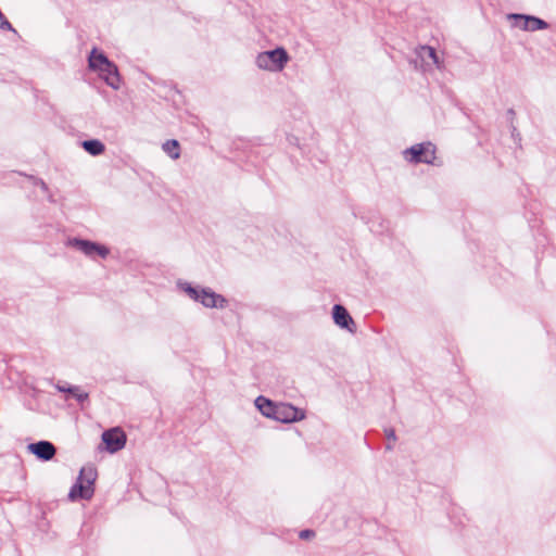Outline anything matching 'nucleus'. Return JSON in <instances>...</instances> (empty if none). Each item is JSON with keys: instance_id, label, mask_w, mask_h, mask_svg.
<instances>
[{"instance_id": "obj_11", "label": "nucleus", "mask_w": 556, "mask_h": 556, "mask_svg": "<svg viewBox=\"0 0 556 556\" xmlns=\"http://www.w3.org/2000/svg\"><path fill=\"white\" fill-rule=\"evenodd\" d=\"M416 55L425 68L435 66L441 67V63L435 50L430 46H420L416 49Z\"/></svg>"}, {"instance_id": "obj_7", "label": "nucleus", "mask_w": 556, "mask_h": 556, "mask_svg": "<svg viewBox=\"0 0 556 556\" xmlns=\"http://www.w3.org/2000/svg\"><path fill=\"white\" fill-rule=\"evenodd\" d=\"M72 247H75L78 251L91 258L96 255L105 258L110 253L106 247L88 240L72 239Z\"/></svg>"}, {"instance_id": "obj_14", "label": "nucleus", "mask_w": 556, "mask_h": 556, "mask_svg": "<svg viewBox=\"0 0 556 556\" xmlns=\"http://www.w3.org/2000/svg\"><path fill=\"white\" fill-rule=\"evenodd\" d=\"M81 147L93 156L102 154L105 150L104 144L98 139L85 140L81 142Z\"/></svg>"}, {"instance_id": "obj_12", "label": "nucleus", "mask_w": 556, "mask_h": 556, "mask_svg": "<svg viewBox=\"0 0 556 556\" xmlns=\"http://www.w3.org/2000/svg\"><path fill=\"white\" fill-rule=\"evenodd\" d=\"M332 317L338 326L353 331L351 326L355 325L354 320L344 306L336 304L332 308Z\"/></svg>"}, {"instance_id": "obj_4", "label": "nucleus", "mask_w": 556, "mask_h": 556, "mask_svg": "<svg viewBox=\"0 0 556 556\" xmlns=\"http://www.w3.org/2000/svg\"><path fill=\"white\" fill-rule=\"evenodd\" d=\"M185 292L194 301L200 302L205 307H218L223 308L227 305V300L210 288H194L190 285H186L184 288Z\"/></svg>"}, {"instance_id": "obj_2", "label": "nucleus", "mask_w": 556, "mask_h": 556, "mask_svg": "<svg viewBox=\"0 0 556 556\" xmlns=\"http://www.w3.org/2000/svg\"><path fill=\"white\" fill-rule=\"evenodd\" d=\"M98 477L97 468L88 464L84 466L77 477L76 482L72 485V501L77 498L90 500L94 494V482Z\"/></svg>"}, {"instance_id": "obj_17", "label": "nucleus", "mask_w": 556, "mask_h": 556, "mask_svg": "<svg viewBox=\"0 0 556 556\" xmlns=\"http://www.w3.org/2000/svg\"><path fill=\"white\" fill-rule=\"evenodd\" d=\"M315 535V532L313 530H302L299 534V536L303 540H307V539H311Z\"/></svg>"}, {"instance_id": "obj_20", "label": "nucleus", "mask_w": 556, "mask_h": 556, "mask_svg": "<svg viewBox=\"0 0 556 556\" xmlns=\"http://www.w3.org/2000/svg\"><path fill=\"white\" fill-rule=\"evenodd\" d=\"M60 390L63 392H70V388H60Z\"/></svg>"}, {"instance_id": "obj_1", "label": "nucleus", "mask_w": 556, "mask_h": 556, "mask_svg": "<svg viewBox=\"0 0 556 556\" xmlns=\"http://www.w3.org/2000/svg\"><path fill=\"white\" fill-rule=\"evenodd\" d=\"M89 67L99 73V76L113 89L121 87V76L117 66L111 62L103 52L96 48L89 55Z\"/></svg>"}, {"instance_id": "obj_3", "label": "nucleus", "mask_w": 556, "mask_h": 556, "mask_svg": "<svg viewBox=\"0 0 556 556\" xmlns=\"http://www.w3.org/2000/svg\"><path fill=\"white\" fill-rule=\"evenodd\" d=\"M289 61V55L283 48H276L270 51L257 54L255 63L258 68L269 72H280Z\"/></svg>"}, {"instance_id": "obj_6", "label": "nucleus", "mask_w": 556, "mask_h": 556, "mask_svg": "<svg viewBox=\"0 0 556 556\" xmlns=\"http://www.w3.org/2000/svg\"><path fill=\"white\" fill-rule=\"evenodd\" d=\"M126 441V433L119 427L105 430L102 433V442L105 444V450L111 454L123 450Z\"/></svg>"}, {"instance_id": "obj_16", "label": "nucleus", "mask_w": 556, "mask_h": 556, "mask_svg": "<svg viewBox=\"0 0 556 556\" xmlns=\"http://www.w3.org/2000/svg\"><path fill=\"white\" fill-rule=\"evenodd\" d=\"M72 397H75L77 402L84 407L85 403H88V393L80 390L78 387L72 386Z\"/></svg>"}, {"instance_id": "obj_13", "label": "nucleus", "mask_w": 556, "mask_h": 556, "mask_svg": "<svg viewBox=\"0 0 556 556\" xmlns=\"http://www.w3.org/2000/svg\"><path fill=\"white\" fill-rule=\"evenodd\" d=\"M255 405L265 417L274 419L277 408L276 404L261 395L256 397Z\"/></svg>"}, {"instance_id": "obj_19", "label": "nucleus", "mask_w": 556, "mask_h": 556, "mask_svg": "<svg viewBox=\"0 0 556 556\" xmlns=\"http://www.w3.org/2000/svg\"><path fill=\"white\" fill-rule=\"evenodd\" d=\"M39 185H40V188H41L42 190H46V189H47V186H46V184H45L43 181H40V182H39Z\"/></svg>"}, {"instance_id": "obj_18", "label": "nucleus", "mask_w": 556, "mask_h": 556, "mask_svg": "<svg viewBox=\"0 0 556 556\" xmlns=\"http://www.w3.org/2000/svg\"><path fill=\"white\" fill-rule=\"evenodd\" d=\"M386 435L389 441H393V442L396 441V435H395L394 429H392V428L386 429Z\"/></svg>"}, {"instance_id": "obj_10", "label": "nucleus", "mask_w": 556, "mask_h": 556, "mask_svg": "<svg viewBox=\"0 0 556 556\" xmlns=\"http://www.w3.org/2000/svg\"><path fill=\"white\" fill-rule=\"evenodd\" d=\"M27 450L43 462L52 459L56 452L54 445L49 441L30 443L27 445Z\"/></svg>"}, {"instance_id": "obj_8", "label": "nucleus", "mask_w": 556, "mask_h": 556, "mask_svg": "<svg viewBox=\"0 0 556 556\" xmlns=\"http://www.w3.org/2000/svg\"><path fill=\"white\" fill-rule=\"evenodd\" d=\"M305 414L303 410L294 407L291 404H279L277 405L275 413V420L288 424L304 419Z\"/></svg>"}, {"instance_id": "obj_5", "label": "nucleus", "mask_w": 556, "mask_h": 556, "mask_svg": "<svg viewBox=\"0 0 556 556\" xmlns=\"http://www.w3.org/2000/svg\"><path fill=\"white\" fill-rule=\"evenodd\" d=\"M407 160L415 163L432 164L435 160V147L430 143H419L405 151Z\"/></svg>"}, {"instance_id": "obj_21", "label": "nucleus", "mask_w": 556, "mask_h": 556, "mask_svg": "<svg viewBox=\"0 0 556 556\" xmlns=\"http://www.w3.org/2000/svg\"><path fill=\"white\" fill-rule=\"evenodd\" d=\"M387 448H388V450H391V448H392V445H391V444H388V445H387Z\"/></svg>"}, {"instance_id": "obj_15", "label": "nucleus", "mask_w": 556, "mask_h": 556, "mask_svg": "<svg viewBox=\"0 0 556 556\" xmlns=\"http://www.w3.org/2000/svg\"><path fill=\"white\" fill-rule=\"evenodd\" d=\"M163 150L174 160H177L180 156L179 143L175 139L164 142Z\"/></svg>"}, {"instance_id": "obj_9", "label": "nucleus", "mask_w": 556, "mask_h": 556, "mask_svg": "<svg viewBox=\"0 0 556 556\" xmlns=\"http://www.w3.org/2000/svg\"><path fill=\"white\" fill-rule=\"evenodd\" d=\"M509 18L515 20V26L523 30L535 31L540 29H546L548 27V24L545 21L535 16L510 14Z\"/></svg>"}]
</instances>
